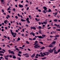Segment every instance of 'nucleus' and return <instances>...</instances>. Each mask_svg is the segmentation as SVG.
<instances>
[{
  "mask_svg": "<svg viewBox=\"0 0 60 60\" xmlns=\"http://www.w3.org/2000/svg\"><path fill=\"white\" fill-rule=\"evenodd\" d=\"M29 17L30 18V19H32V18L31 17V15H29Z\"/></svg>",
  "mask_w": 60,
  "mask_h": 60,
  "instance_id": "nucleus-41",
  "label": "nucleus"
},
{
  "mask_svg": "<svg viewBox=\"0 0 60 60\" xmlns=\"http://www.w3.org/2000/svg\"><path fill=\"white\" fill-rule=\"evenodd\" d=\"M23 56H25V57L28 58L29 57V56L28 55V54L27 53H26L25 54H23Z\"/></svg>",
  "mask_w": 60,
  "mask_h": 60,
  "instance_id": "nucleus-2",
  "label": "nucleus"
},
{
  "mask_svg": "<svg viewBox=\"0 0 60 60\" xmlns=\"http://www.w3.org/2000/svg\"><path fill=\"white\" fill-rule=\"evenodd\" d=\"M18 56H21V55L19 54H18Z\"/></svg>",
  "mask_w": 60,
  "mask_h": 60,
  "instance_id": "nucleus-39",
  "label": "nucleus"
},
{
  "mask_svg": "<svg viewBox=\"0 0 60 60\" xmlns=\"http://www.w3.org/2000/svg\"><path fill=\"white\" fill-rule=\"evenodd\" d=\"M11 54H15V53L13 51H11Z\"/></svg>",
  "mask_w": 60,
  "mask_h": 60,
  "instance_id": "nucleus-21",
  "label": "nucleus"
},
{
  "mask_svg": "<svg viewBox=\"0 0 60 60\" xmlns=\"http://www.w3.org/2000/svg\"><path fill=\"white\" fill-rule=\"evenodd\" d=\"M39 45V44L37 45H35L34 46V47L35 49H37L39 47H40V45Z\"/></svg>",
  "mask_w": 60,
  "mask_h": 60,
  "instance_id": "nucleus-3",
  "label": "nucleus"
},
{
  "mask_svg": "<svg viewBox=\"0 0 60 60\" xmlns=\"http://www.w3.org/2000/svg\"><path fill=\"white\" fill-rule=\"evenodd\" d=\"M56 31H60V29H56Z\"/></svg>",
  "mask_w": 60,
  "mask_h": 60,
  "instance_id": "nucleus-48",
  "label": "nucleus"
},
{
  "mask_svg": "<svg viewBox=\"0 0 60 60\" xmlns=\"http://www.w3.org/2000/svg\"><path fill=\"white\" fill-rule=\"evenodd\" d=\"M18 16L19 17H20V15H19V14L18 13Z\"/></svg>",
  "mask_w": 60,
  "mask_h": 60,
  "instance_id": "nucleus-54",
  "label": "nucleus"
},
{
  "mask_svg": "<svg viewBox=\"0 0 60 60\" xmlns=\"http://www.w3.org/2000/svg\"><path fill=\"white\" fill-rule=\"evenodd\" d=\"M20 40V38H18V41H19Z\"/></svg>",
  "mask_w": 60,
  "mask_h": 60,
  "instance_id": "nucleus-43",
  "label": "nucleus"
},
{
  "mask_svg": "<svg viewBox=\"0 0 60 60\" xmlns=\"http://www.w3.org/2000/svg\"><path fill=\"white\" fill-rule=\"evenodd\" d=\"M2 50L4 51V52H6V51H5V50H4V49H2Z\"/></svg>",
  "mask_w": 60,
  "mask_h": 60,
  "instance_id": "nucleus-36",
  "label": "nucleus"
},
{
  "mask_svg": "<svg viewBox=\"0 0 60 60\" xmlns=\"http://www.w3.org/2000/svg\"><path fill=\"white\" fill-rule=\"evenodd\" d=\"M38 10L39 12H41V10L40 9H38Z\"/></svg>",
  "mask_w": 60,
  "mask_h": 60,
  "instance_id": "nucleus-45",
  "label": "nucleus"
},
{
  "mask_svg": "<svg viewBox=\"0 0 60 60\" xmlns=\"http://www.w3.org/2000/svg\"><path fill=\"white\" fill-rule=\"evenodd\" d=\"M59 36V35H56L54 37L55 38H56V37H58Z\"/></svg>",
  "mask_w": 60,
  "mask_h": 60,
  "instance_id": "nucleus-24",
  "label": "nucleus"
},
{
  "mask_svg": "<svg viewBox=\"0 0 60 60\" xmlns=\"http://www.w3.org/2000/svg\"><path fill=\"white\" fill-rule=\"evenodd\" d=\"M26 43L27 44H29V43H29V42H28V41H26Z\"/></svg>",
  "mask_w": 60,
  "mask_h": 60,
  "instance_id": "nucleus-31",
  "label": "nucleus"
},
{
  "mask_svg": "<svg viewBox=\"0 0 60 60\" xmlns=\"http://www.w3.org/2000/svg\"><path fill=\"white\" fill-rule=\"evenodd\" d=\"M28 50H29V51H31V50H30V49L29 48H28Z\"/></svg>",
  "mask_w": 60,
  "mask_h": 60,
  "instance_id": "nucleus-60",
  "label": "nucleus"
},
{
  "mask_svg": "<svg viewBox=\"0 0 60 60\" xmlns=\"http://www.w3.org/2000/svg\"><path fill=\"white\" fill-rule=\"evenodd\" d=\"M43 23L44 24H47V22H43Z\"/></svg>",
  "mask_w": 60,
  "mask_h": 60,
  "instance_id": "nucleus-58",
  "label": "nucleus"
},
{
  "mask_svg": "<svg viewBox=\"0 0 60 60\" xmlns=\"http://www.w3.org/2000/svg\"><path fill=\"white\" fill-rule=\"evenodd\" d=\"M40 54H41V56H45L43 54V53H42V52H41L40 53Z\"/></svg>",
  "mask_w": 60,
  "mask_h": 60,
  "instance_id": "nucleus-8",
  "label": "nucleus"
},
{
  "mask_svg": "<svg viewBox=\"0 0 60 60\" xmlns=\"http://www.w3.org/2000/svg\"><path fill=\"white\" fill-rule=\"evenodd\" d=\"M7 16H8V18H10V15H7Z\"/></svg>",
  "mask_w": 60,
  "mask_h": 60,
  "instance_id": "nucleus-50",
  "label": "nucleus"
},
{
  "mask_svg": "<svg viewBox=\"0 0 60 60\" xmlns=\"http://www.w3.org/2000/svg\"><path fill=\"white\" fill-rule=\"evenodd\" d=\"M40 43H41V44H43V42L41 41L40 42H39Z\"/></svg>",
  "mask_w": 60,
  "mask_h": 60,
  "instance_id": "nucleus-30",
  "label": "nucleus"
},
{
  "mask_svg": "<svg viewBox=\"0 0 60 60\" xmlns=\"http://www.w3.org/2000/svg\"><path fill=\"white\" fill-rule=\"evenodd\" d=\"M54 54H57V53H58V52H54Z\"/></svg>",
  "mask_w": 60,
  "mask_h": 60,
  "instance_id": "nucleus-42",
  "label": "nucleus"
},
{
  "mask_svg": "<svg viewBox=\"0 0 60 60\" xmlns=\"http://www.w3.org/2000/svg\"><path fill=\"white\" fill-rule=\"evenodd\" d=\"M51 9H49L48 11V12H51Z\"/></svg>",
  "mask_w": 60,
  "mask_h": 60,
  "instance_id": "nucleus-23",
  "label": "nucleus"
},
{
  "mask_svg": "<svg viewBox=\"0 0 60 60\" xmlns=\"http://www.w3.org/2000/svg\"><path fill=\"white\" fill-rule=\"evenodd\" d=\"M33 40H36V38H34L33 39Z\"/></svg>",
  "mask_w": 60,
  "mask_h": 60,
  "instance_id": "nucleus-46",
  "label": "nucleus"
},
{
  "mask_svg": "<svg viewBox=\"0 0 60 60\" xmlns=\"http://www.w3.org/2000/svg\"><path fill=\"white\" fill-rule=\"evenodd\" d=\"M38 38H39V39H41V38H43V37L41 36H38Z\"/></svg>",
  "mask_w": 60,
  "mask_h": 60,
  "instance_id": "nucleus-13",
  "label": "nucleus"
},
{
  "mask_svg": "<svg viewBox=\"0 0 60 60\" xmlns=\"http://www.w3.org/2000/svg\"><path fill=\"white\" fill-rule=\"evenodd\" d=\"M60 49H59L58 51V53H59V52H60Z\"/></svg>",
  "mask_w": 60,
  "mask_h": 60,
  "instance_id": "nucleus-52",
  "label": "nucleus"
},
{
  "mask_svg": "<svg viewBox=\"0 0 60 60\" xmlns=\"http://www.w3.org/2000/svg\"><path fill=\"white\" fill-rule=\"evenodd\" d=\"M2 12H4V9H2Z\"/></svg>",
  "mask_w": 60,
  "mask_h": 60,
  "instance_id": "nucleus-63",
  "label": "nucleus"
},
{
  "mask_svg": "<svg viewBox=\"0 0 60 60\" xmlns=\"http://www.w3.org/2000/svg\"><path fill=\"white\" fill-rule=\"evenodd\" d=\"M7 47H8V48H10V46H9V45H7Z\"/></svg>",
  "mask_w": 60,
  "mask_h": 60,
  "instance_id": "nucleus-51",
  "label": "nucleus"
},
{
  "mask_svg": "<svg viewBox=\"0 0 60 60\" xmlns=\"http://www.w3.org/2000/svg\"><path fill=\"white\" fill-rule=\"evenodd\" d=\"M54 26H57V27H59V24L57 25L56 24H54Z\"/></svg>",
  "mask_w": 60,
  "mask_h": 60,
  "instance_id": "nucleus-9",
  "label": "nucleus"
},
{
  "mask_svg": "<svg viewBox=\"0 0 60 60\" xmlns=\"http://www.w3.org/2000/svg\"><path fill=\"white\" fill-rule=\"evenodd\" d=\"M15 17L16 19H18V17L17 16H15Z\"/></svg>",
  "mask_w": 60,
  "mask_h": 60,
  "instance_id": "nucleus-32",
  "label": "nucleus"
},
{
  "mask_svg": "<svg viewBox=\"0 0 60 60\" xmlns=\"http://www.w3.org/2000/svg\"><path fill=\"white\" fill-rule=\"evenodd\" d=\"M46 57H44V58H41V59H46Z\"/></svg>",
  "mask_w": 60,
  "mask_h": 60,
  "instance_id": "nucleus-28",
  "label": "nucleus"
},
{
  "mask_svg": "<svg viewBox=\"0 0 60 60\" xmlns=\"http://www.w3.org/2000/svg\"><path fill=\"white\" fill-rule=\"evenodd\" d=\"M13 11H16V9H15V8H13Z\"/></svg>",
  "mask_w": 60,
  "mask_h": 60,
  "instance_id": "nucleus-33",
  "label": "nucleus"
},
{
  "mask_svg": "<svg viewBox=\"0 0 60 60\" xmlns=\"http://www.w3.org/2000/svg\"><path fill=\"white\" fill-rule=\"evenodd\" d=\"M21 21H24V22H25L26 21V20H24L23 19H21Z\"/></svg>",
  "mask_w": 60,
  "mask_h": 60,
  "instance_id": "nucleus-18",
  "label": "nucleus"
},
{
  "mask_svg": "<svg viewBox=\"0 0 60 60\" xmlns=\"http://www.w3.org/2000/svg\"><path fill=\"white\" fill-rule=\"evenodd\" d=\"M19 60H21V58L20 57H19L17 58Z\"/></svg>",
  "mask_w": 60,
  "mask_h": 60,
  "instance_id": "nucleus-35",
  "label": "nucleus"
},
{
  "mask_svg": "<svg viewBox=\"0 0 60 60\" xmlns=\"http://www.w3.org/2000/svg\"><path fill=\"white\" fill-rule=\"evenodd\" d=\"M56 41H54L51 44H56Z\"/></svg>",
  "mask_w": 60,
  "mask_h": 60,
  "instance_id": "nucleus-16",
  "label": "nucleus"
},
{
  "mask_svg": "<svg viewBox=\"0 0 60 60\" xmlns=\"http://www.w3.org/2000/svg\"><path fill=\"white\" fill-rule=\"evenodd\" d=\"M19 54H21L22 53V52L21 51H19Z\"/></svg>",
  "mask_w": 60,
  "mask_h": 60,
  "instance_id": "nucleus-49",
  "label": "nucleus"
},
{
  "mask_svg": "<svg viewBox=\"0 0 60 60\" xmlns=\"http://www.w3.org/2000/svg\"><path fill=\"white\" fill-rule=\"evenodd\" d=\"M10 32H11V34H12V35H13V34H14V33L12 32V30H10Z\"/></svg>",
  "mask_w": 60,
  "mask_h": 60,
  "instance_id": "nucleus-15",
  "label": "nucleus"
},
{
  "mask_svg": "<svg viewBox=\"0 0 60 60\" xmlns=\"http://www.w3.org/2000/svg\"><path fill=\"white\" fill-rule=\"evenodd\" d=\"M0 53H3V54H4V52L3 51H0Z\"/></svg>",
  "mask_w": 60,
  "mask_h": 60,
  "instance_id": "nucleus-22",
  "label": "nucleus"
},
{
  "mask_svg": "<svg viewBox=\"0 0 60 60\" xmlns=\"http://www.w3.org/2000/svg\"><path fill=\"white\" fill-rule=\"evenodd\" d=\"M30 28H31V29H33L34 30H36V28H35L34 27H32L31 26V27Z\"/></svg>",
  "mask_w": 60,
  "mask_h": 60,
  "instance_id": "nucleus-7",
  "label": "nucleus"
},
{
  "mask_svg": "<svg viewBox=\"0 0 60 60\" xmlns=\"http://www.w3.org/2000/svg\"><path fill=\"white\" fill-rule=\"evenodd\" d=\"M26 26L27 27H28V26H29V25H26Z\"/></svg>",
  "mask_w": 60,
  "mask_h": 60,
  "instance_id": "nucleus-57",
  "label": "nucleus"
},
{
  "mask_svg": "<svg viewBox=\"0 0 60 60\" xmlns=\"http://www.w3.org/2000/svg\"><path fill=\"white\" fill-rule=\"evenodd\" d=\"M19 7L21 8L23 7V6L22 5H21V4H19Z\"/></svg>",
  "mask_w": 60,
  "mask_h": 60,
  "instance_id": "nucleus-10",
  "label": "nucleus"
},
{
  "mask_svg": "<svg viewBox=\"0 0 60 60\" xmlns=\"http://www.w3.org/2000/svg\"><path fill=\"white\" fill-rule=\"evenodd\" d=\"M6 22H7V20H5L4 22V23L5 24H6Z\"/></svg>",
  "mask_w": 60,
  "mask_h": 60,
  "instance_id": "nucleus-27",
  "label": "nucleus"
},
{
  "mask_svg": "<svg viewBox=\"0 0 60 60\" xmlns=\"http://www.w3.org/2000/svg\"><path fill=\"white\" fill-rule=\"evenodd\" d=\"M45 48V47H42L40 48L41 49H44Z\"/></svg>",
  "mask_w": 60,
  "mask_h": 60,
  "instance_id": "nucleus-26",
  "label": "nucleus"
},
{
  "mask_svg": "<svg viewBox=\"0 0 60 60\" xmlns=\"http://www.w3.org/2000/svg\"><path fill=\"white\" fill-rule=\"evenodd\" d=\"M38 42L37 41H36L35 42H34V43L35 44H36V45H38Z\"/></svg>",
  "mask_w": 60,
  "mask_h": 60,
  "instance_id": "nucleus-14",
  "label": "nucleus"
},
{
  "mask_svg": "<svg viewBox=\"0 0 60 60\" xmlns=\"http://www.w3.org/2000/svg\"><path fill=\"white\" fill-rule=\"evenodd\" d=\"M52 46H53V45L52 44H50L49 46V47H52Z\"/></svg>",
  "mask_w": 60,
  "mask_h": 60,
  "instance_id": "nucleus-19",
  "label": "nucleus"
},
{
  "mask_svg": "<svg viewBox=\"0 0 60 60\" xmlns=\"http://www.w3.org/2000/svg\"><path fill=\"white\" fill-rule=\"evenodd\" d=\"M13 58H14V59H15V58H16V56H13Z\"/></svg>",
  "mask_w": 60,
  "mask_h": 60,
  "instance_id": "nucleus-25",
  "label": "nucleus"
},
{
  "mask_svg": "<svg viewBox=\"0 0 60 60\" xmlns=\"http://www.w3.org/2000/svg\"><path fill=\"white\" fill-rule=\"evenodd\" d=\"M41 31L40 30H39L38 32L40 34H41Z\"/></svg>",
  "mask_w": 60,
  "mask_h": 60,
  "instance_id": "nucleus-29",
  "label": "nucleus"
},
{
  "mask_svg": "<svg viewBox=\"0 0 60 60\" xmlns=\"http://www.w3.org/2000/svg\"><path fill=\"white\" fill-rule=\"evenodd\" d=\"M8 40H10V38L9 37H8Z\"/></svg>",
  "mask_w": 60,
  "mask_h": 60,
  "instance_id": "nucleus-64",
  "label": "nucleus"
},
{
  "mask_svg": "<svg viewBox=\"0 0 60 60\" xmlns=\"http://www.w3.org/2000/svg\"><path fill=\"white\" fill-rule=\"evenodd\" d=\"M50 38H52V37H54V36H53L50 35Z\"/></svg>",
  "mask_w": 60,
  "mask_h": 60,
  "instance_id": "nucleus-34",
  "label": "nucleus"
},
{
  "mask_svg": "<svg viewBox=\"0 0 60 60\" xmlns=\"http://www.w3.org/2000/svg\"><path fill=\"white\" fill-rule=\"evenodd\" d=\"M9 57V55H5L4 56V57L5 58V59L6 60H8V57Z\"/></svg>",
  "mask_w": 60,
  "mask_h": 60,
  "instance_id": "nucleus-1",
  "label": "nucleus"
},
{
  "mask_svg": "<svg viewBox=\"0 0 60 60\" xmlns=\"http://www.w3.org/2000/svg\"><path fill=\"white\" fill-rule=\"evenodd\" d=\"M53 50L52 49L51 50V49L50 48V50H48L49 52L50 53H52L53 52Z\"/></svg>",
  "mask_w": 60,
  "mask_h": 60,
  "instance_id": "nucleus-4",
  "label": "nucleus"
},
{
  "mask_svg": "<svg viewBox=\"0 0 60 60\" xmlns=\"http://www.w3.org/2000/svg\"><path fill=\"white\" fill-rule=\"evenodd\" d=\"M0 55L1 56H3V54H0Z\"/></svg>",
  "mask_w": 60,
  "mask_h": 60,
  "instance_id": "nucleus-62",
  "label": "nucleus"
},
{
  "mask_svg": "<svg viewBox=\"0 0 60 60\" xmlns=\"http://www.w3.org/2000/svg\"><path fill=\"white\" fill-rule=\"evenodd\" d=\"M12 36H13V37H16V35H14V34H13V35H12Z\"/></svg>",
  "mask_w": 60,
  "mask_h": 60,
  "instance_id": "nucleus-44",
  "label": "nucleus"
},
{
  "mask_svg": "<svg viewBox=\"0 0 60 60\" xmlns=\"http://www.w3.org/2000/svg\"><path fill=\"white\" fill-rule=\"evenodd\" d=\"M41 28H42L40 26H38V28L41 29Z\"/></svg>",
  "mask_w": 60,
  "mask_h": 60,
  "instance_id": "nucleus-40",
  "label": "nucleus"
},
{
  "mask_svg": "<svg viewBox=\"0 0 60 60\" xmlns=\"http://www.w3.org/2000/svg\"><path fill=\"white\" fill-rule=\"evenodd\" d=\"M43 54L44 55H45V56H46V53H45V52H43Z\"/></svg>",
  "mask_w": 60,
  "mask_h": 60,
  "instance_id": "nucleus-38",
  "label": "nucleus"
},
{
  "mask_svg": "<svg viewBox=\"0 0 60 60\" xmlns=\"http://www.w3.org/2000/svg\"><path fill=\"white\" fill-rule=\"evenodd\" d=\"M32 35L33 36H35V34H34V33H33V34H32Z\"/></svg>",
  "mask_w": 60,
  "mask_h": 60,
  "instance_id": "nucleus-61",
  "label": "nucleus"
},
{
  "mask_svg": "<svg viewBox=\"0 0 60 60\" xmlns=\"http://www.w3.org/2000/svg\"><path fill=\"white\" fill-rule=\"evenodd\" d=\"M29 9V7H27V8L26 10H27V11H28V10Z\"/></svg>",
  "mask_w": 60,
  "mask_h": 60,
  "instance_id": "nucleus-59",
  "label": "nucleus"
},
{
  "mask_svg": "<svg viewBox=\"0 0 60 60\" xmlns=\"http://www.w3.org/2000/svg\"><path fill=\"white\" fill-rule=\"evenodd\" d=\"M29 40H31V41L32 40V39L31 38H29Z\"/></svg>",
  "mask_w": 60,
  "mask_h": 60,
  "instance_id": "nucleus-55",
  "label": "nucleus"
},
{
  "mask_svg": "<svg viewBox=\"0 0 60 60\" xmlns=\"http://www.w3.org/2000/svg\"><path fill=\"white\" fill-rule=\"evenodd\" d=\"M26 21H27V22L28 23H30V22L29 21V18H27L26 19Z\"/></svg>",
  "mask_w": 60,
  "mask_h": 60,
  "instance_id": "nucleus-5",
  "label": "nucleus"
},
{
  "mask_svg": "<svg viewBox=\"0 0 60 60\" xmlns=\"http://www.w3.org/2000/svg\"><path fill=\"white\" fill-rule=\"evenodd\" d=\"M45 53L46 54V55H49V52H45Z\"/></svg>",
  "mask_w": 60,
  "mask_h": 60,
  "instance_id": "nucleus-17",
  "label": "nucleus"
},
{
  "mask_svg": "<svg viewBox=\"0 0 60 60\" xmlns=\"http://www.w3.org/2000/svg\"><path fill=\"white\" fill-rule=\"evenodd\" d=\"M43 8L44 9L45 11H46L47 10V7H43Z\"/></svg>",
  "mask_w": 60,
  "mask_h": 60,
  "instance_id": "nucleus-11",
  "label": "nucleus"
},
{
  "mask_svg": "<svg viewBox=\"0 0 60 60\" xmlns=\"http://www.w3.org/2000/svg\"><path fill=\"white\" fill-rule=\"evenodd\" d=\"M14 47L15 48L16 50H17L18 51H20V50H19V49H18V48H17V46L15 45V46Z\"/></svg>",
  "mask_w": 60,
  "mask_h": 60,
  "instance_id": "nucleus-6",
  "label": "nucleus"
},
{
  "mask_svg": "<svg viewBox=\"0 0 60 60\" xmlns=\"http://www.w3.org/2000/svg\"><path fill=\"white\" fill-rule=\"evenodd\" d=\"M42 36L43 37H45V35H42Z\"/></svg>",
  "mask_w": 60,
  "mask_h": 60,
  "instance_id": "nucleus-47",
  "label": "nucleus"
},
{
  "mask_svg": "<svg viewBox=\"0 0 60 60\" xmlns=\"http://www.w3.org/2000/svg\"><path fill=\"white\" fill-rule=\"evenodd\" d=\"M56 49V47H54V48L53 49H52L53 50V51H54V50H55V49Z\"/></svg>",
  "mask_w": 60,
  "mask_h": 60,
  "instance_id": "nucleus-37",
  "label": "nucleus"
},
{
  "mask_svg": "<svg viewBox=\"0 0 60 60\" xmlns=\"http://www.w3.org/2000/svg\"><path fill=\"white\" fill-rule=\"evenodd\" d=\"M1 31L2 32H3L4 31V29H1Z\"/></svg>",
  "mask_w": 60,
  "mask_h": 60,
  "instance_id": "nucleus-56",
  "label": "nucleus"
},
{
  "mask_svg": "<svg viewBox=\"0 0 60 60\" xmlns=\"http://www.w3.org/2000/svg\"><path fill=\"white\" fill-rule=\"evenodd\" d=\"M34 33L33 32H32L30 33V34H33V33Z\"/></svg>",
  "mask_w": 60,
  "mask_h": 60,
  "instance_id": "nucleus-53",
  "label": "nucleus"
},
{
  "mask_svg": "<svg viewBox=\"0 0 60 60\" xmlns=\"http://www.w3.org/2000/svg\"><path fill=\"white\" fill-rule=\"evenodd\" d=\"M35 53H34L33 55L31 56V57H32V58H33L34 57V56H35Z\"/></svg>",
  "mask_w": 60,
  "mask_h": 60,
  "instance_id": "nucleus-12",
  "label": "nucleus"
},
{
  "mask_svg": "<svg viewBox=\"0 0 60 60\" xmlns=\"http://www.w3.org/2000/svg\"><path fill=\"white\" fill-rule=\"evenodd\" d=\"M54 22H57L58 21L57 20V19H55L54 20Z\"/></svg>",
  "mask_w": 60,
  "mask_h": 60,
  "instance_id": "nucleus-20",
  "label": "nucleus"
}]
</instances>
